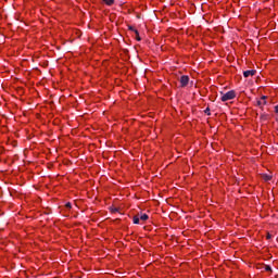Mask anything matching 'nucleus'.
Wrapping results in <instances>:
<instances>
[{"label": "nucleus", "instance_id": "14", "mask_svg": "<svg viewBox=\"0 0 278 278\" xmlns=\"http://www.w3.org/2000/svg\"><path fill=\"white\" fill-rule=\"evenodd\" d=\"M261 118H263V121H266V115H261Z\"/></svg>", "mask_w": 278, "mask_h": 278}, {"label": "nucleus", "instance_id": "7", "mask_svg": "<svg viewBox=\"0 0 278 278\" xmlns=\"http://www.w3.org/2000/svg\"><path fill=\"white\" fill-rule=\"evenodd\" d=\"M135 36H136V40H138V42H140L142 40L140 38V33H138V30H135Z\"/></svg>", "mask_w": 278, "mask_h": 278}, {"label": "nucleus", "instance_id": "8", "mask_svg": "<svg viewBox=\"0 0 278 278\" xmlns=\"http://www.w3.org/2000/svg\"><path fill=\"white\" fill-rule=\"evenodd\" d=\"M140 220H149V215L147 214H142L140 217H139Z\"/></svg>", "mask_w": 278, "mask_h": 278}, {"label": "nucleus", "instance_id": "6", "mask_svg": "<svg viewBox=\"0 0 278 278\" xmlns=\"http://www.w3.org/2000/svg\"><path fill=\"white\" fill-rule=\"evenodd\" d=\"M106 5H114V0H102Z\"/></svg>", "mask_w": 278, "mask_h": 278}, {"label": "nucleus", "instance_id": "4", "mask_svg": "<svg viewBox=\"0 0 278 278\" xmlns=\"http://www.w3.org/2000/svg\"><path fill=\"white\" fill-rule=\"evenodd\" d=\"M256 105H258V108H262V105H266V96H263L261 100L256 102Z\"/></svg>", "mask_w": 278, "mask_h": 278}, {"label": "nucleus", "instance_id": "1", "mask_svg": "<svg viewBox=\"0 0 278 278\" xmlns=\"http://www.w3.org/2000/svg\"><path fill=\"white\" fill-rule=\"evenodd\" d=\"M222 101H231V99H236V91H233V90H230V91H228V92H226V93H223V96H222Z\"/></svg>", "mask_w": 278, "mask_h": 278}, {"label": "nucleus", "instance_id": "10", "mask_svg": "<svg viewBox=\"0 0 278 278\" xmlns=\"http://www.w3.org/2000/svg\"><path fill=\"white\" fill-rule=\"evenodd\" d=\"M204 114H206L207 116H211V115H212V113L210 112V108H206V109L204 110Z\"/></svg>", "mask_w": 278, "mask_h": 278}, {"label": "nucleus", "instance_id": "3", "mask_svg": "<svg viewBox=\"0 0 278 278\" xmlns=\"http://www.w3.org/2000/svg\"><path fill=\"white\" fill-rule=\"evenodd\" d=\"M256 73H257V71H255V70H248V71L243 72V77H245V78L253 77Z\"/></svg>", "mask_w": 278, "mask_h": 278}, {"label": "nucleus", "instance_id": "5", "mask_svg": "<svg viewBox=\"0 0 278 278\" xmlns=\"http://www.w3.org/2000/svg\"><path fill=\"white\" fill-rule=\"evenodd\" d=\"M132 222L135 225H140V217L134 216Z\"/></svg>", "mask_w": 278, "mask_h": 278}, {"label": "nucleus", "instance_id": "13", "mask_svg": "<svg viewBox=\"0 0 278 278\" xmlns=\"http://www.w3.org/2000/svg\"><path fill=\"white\" fill-rule=\"evenodd\" d=\"M128 29H129L130 31H134L135 34H136V31H138V29L134 28V26H129Z\"/></svg>", "mask_w": 278, "mask_h": 278}, {"label": "nucleus", "instance_id": "2", "mask_svg": "<svg viewBox=\"0 0 278 278\" xmlns=\"http://www.w3.org/2000/svg\"><path fill=\"white\" fill-rule=\"evenodd\" d=\"M181 88H186L188 84H190V77L188 75H184L179 79Z\"/></svg>", "mask_w": 278, "mask_h": 278}, {"label": "nucleus", "instance_id": "15", "mask_svg": "<svg viewBox=\"0 0 278 278\" xmlns=\"http://www.w3.org/2000/svg\"><path fill=\"white\" fill-rule=\"evenodd\" d=\"M267 240H270V235H267Z\"/></svg>", "mask_w": 278, "mask_h": 278}, {"label": "nucleus", "instance_id": "9", "mask_svg": "<svg viewBox=\"0 0 278 278\" xmlns=\"http://www.w3.org/2000/svg\"><path fill=\"white\" fill-rule=\"evenodd\" d=\"M264 268H265V270H266L267 273H270V271L273 270V268L270 267V265H265Z\"/></svg>", "mask_w": 278, "mask_h": 278}, {"label": "nucleus", "instance_id": "11", "mask_svg": "<svg viewBox=\"0 0 278 278\" xmlns=\"http://www.w3.org/2000/svg\"><path fill=\"white\" fill-rule=\"evenodd\" d=\"M271 179H273L271 176H268V175H265V176H264V180H265V181H270Z\"/></svg>", "mask_w": 278, "mask_h": 278}, {"label": "nucleus", "instance_id": "12", "mask_svg": "<svg viewBox=\"0 0 278 278\" xmlns=\"http://www.w3.org/2000/svg\"><path fill=\"white\" fill-rule=\"evenodd\" d=\"M65 207H66L67 210H71V207H73V204H71V202H67V203L65 204Z\"/></svg>", "mask_w": 278, "mask_h": 278}]
</instances>
